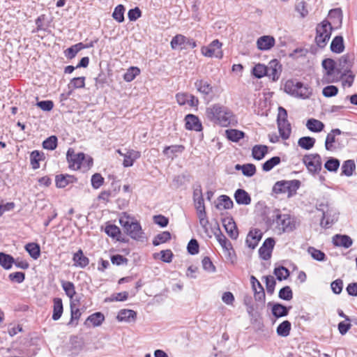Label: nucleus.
<instances>
[{"mask_svg":"<svg viewBox=\"0 0 357 357\" xmlns=\"http://www.w3.org/2000/svg\"><path fill=\"white\" fill-rule=\"evenodd\" d=\"M205 115L208 120L222 127L236 126L238 122L233 112L220 103L206 107Z\"/></svg>","mask_w":357,"mask_h":357,"instance_id":"nucleus-1","label":"nucleus"},{"mask_svg":"<svg viewBox=\"0 0 357 357\" xmlns=\"http://www.w3.org/2000/svg\"><path fill=\"white\" fill-rule=\"evenodd\" d=\"M263 220L268 228L275 225L280 234L289 233L296 229L295 218L290 214H282L279 209H274L268 215H264Z\"/></svg>","mask_w":357,"mask_h":357,"instance_id":"nucleus-2","label":"nucleus"},{"mask_svg":"<svg viewBox=\"0 0 357 357\" xmlns=\"http://www.w3.org/2000/svg\"><path fill=\"white\" fill-rule=\"evenodd\" d=\"M119 224L123 227L125 233L131 238L139 241L142 237L144 233L140 223L135 220L133 218L126 215V213L123 216L119 218Z\"/></svg>","mask_w":357,"mask_h":357,"instance_id":"nucleus-3","label":"nucleus"},{"mask_svg":"<svg viewBox=\"0 0 357 357\" xmlns=\"http://www.w3.org/2000/svg\"><path fill=\"white\" fill-rule=\"evenodd\" d=\"M301 181L297 179L290 181H278L273 185L272 192L277 195L287 192L288 197H291L296 194V192L301 187Z\"/></svg>","mask_w":357,"mask_h":357,"instance_id":"nucleus-4","label":"nucleus"},{"mask_svg":"<svg viewBox=\"0 0 357 357\" xmlns=\"http://www.w3.org/2000/svg\"><path fill=\"white\" fill-rule=\"evenodd\" d=\"M332 30L331 24L327 20H323L317 25L314 40L319 48L323 49L326 46L331 38Z\"/></svg>","mask_w":357,"mask_h":357,"instance_id":"nucleus-5","label":"nucleus"},{"mask_svg":"<svg viewBox=\"0 0 357 357\" xmlns=\"http://www.w3.org/2000/svg\"><path fill=\"white\" fill-rule=\"evenodd\" d=\"M284 90L289 95L303 99L309 98L312 93L310 88L304 86L303 82L292 79L285 82Z\"/></svg>","mask_w":357,"mask_h":357,"instance_id":"nucleus-6","label":"nucleus"},{"mask_svg":"<svg viewBox=\"0 0 357 357\" xmlns=\"http://www.w3.org/2000/svg\"><path fill=\"white\" fill-rule=\"evenodd\" d=\"M303 162L308 172L312 174H319L322 169L321 158L318 153L307 154L303 158Z\"/></svg>","mask_w":357,"mask_h":357,"instance_id":"nucleus-7","label":"nucleus"},{"mask_svg":"<svg viewBox=\"0 0 357 357\" xmlns=\"http://www.w3.org/2000/svg\"><path fill=\"white\" fill-rule=\"evenodd\" d=\"M84 159L85 154L83 152L75 153L73 148H69L67 151L66 160L68 162V167L71 169H79Z\"/></svg>","mask_w":357,"mask_h":357,"instance_id":"nucleus-8","label":"nucleus"},{"mask_svg":"<svg viewBox=\"0 0 357 357\" xmlns=\"http://www.w3.org/2000/svg\"><path fill=\"white\" fill-rule=\"evenodd\" d=\"M222 45V43L216 39L213 40L208 46L202 47L201 51L205 56H215L218 59H222L223 56L222 51L221 50Z\"/></svg>","mask_w":357,"mask_h":357,"instance_id":"nucleus-9","label":"nucleus"},{"mask_svg":"<svg viewBox=\"0 0 357 357\" xmlns=\"http://www.w3.org/2000/svg\"><path fill=\"white\" fill-rule=\"evenodd\" d=\"M342 132L339 128H335L327 135L325 140V149L327 151H333L336 149H342L344 145L339 142V139H335L336 135H340Z\"/></svg>","mask_w":357,"mask_h":357,"instance_id":"nucleus-10","label":"nucleus"},{"mask_svg":"<svg viewBox=\"0 0 357 357\" xmlns=\"http://www.w3.org/2000/svg\"><path fill=\"white\" fill-rule=\"evenodd\" d=\"M170 45L173 50H176L183 45H184L183 48H186L187 46L192 49L197 47L196 41L194 39L187 38L181 34H177L174 36L171 40ZM181 49H183V47H181Z\"/></svg>","mask_w":357,"mask_h":357,"instance_id":"nucleus-11","label":"nucleus"},{"mask_svg":"<svg viewBox=\"0 0 357 357\" xmlns=\"http://www.w3.org/2000/svg\"><path fill=\"white\" fill-rule=\"evenodd\" d=\"M349 54L342 55L339 59V68L336 69L337 74L341 73L340 79L350 72L353 66V59Z\"/></svg>","mask_w":357,"mask_h":357,"instance_id":"nucleus-12","label":"nucleus"},{"mask_svg":"<svg viewBox=\"0 0 357 357\" xmlns=\"http://www.w3.org/2000/svg\"><path fill=\"white\" fill-rule=\"evenodd\" d=\"M223 227L229 235L234 240L238 236V230L232 217H227L222 219Z\"/></svg>","mask_w":357,"mask_h":357,"instance_id":"nucleus-13","label":"nucleus"},{"mask_svg":"<svg viewBox=\"0 0 357 357\" xmlns=\"http://www.w3.org/2000/svg\"><path fill=\"white\" fill-rule=\"evenodd\" d=\"M185 128L188 130H195L197 132H200L203 130V126L202 122L197 116L188 114L185 116Z\"/></svg>","mask_w":357,"mask_h":357,"instance_id":"nucleus-14","label":"nucleus"},{"mask_svg":"<svg viewBox=\"0 0 357 357\" xmlns=\"http://www.w3.org/2000/svg\"><path fill=\"white\" fill-rule=\"evenodd\" d=\"M267 68V77L271 78L273 82L278 80L281 75L282 68L280 61L277 59H273L269 62Z\"/></svg>","mask_w":357,"mask_h":357,"instance_id":"nucleus-15","label":"nucleus"},{"mask_svg":"<svg viewBox=\"0 0 357 357\" xmlns=\"http://www.w3.org/2000/svg\"><path fill=\"white\" fill-rule=\"evenodd\" d=\"M77 182V178L74 175L61 174L55 176V185L58 188H64L69 184Z\"/></svg>","mask_w":357,"mask_h":357,"instance_id":"nucleus-16","label":"nucleus"},{"mask_svg":"<svg viewBox=\"0 0 357 357\" xmlns=\"http://www.w3.org/2000/svg\"><path fill=\"white\" fill-rule=\"evenodd\" d=\"M195 86L197 91L200 93L204 98L211 96L213 93V87L205 79H197L195 82Z\"/></svg>","mask_w":357,"mask_h":357,"instance_id":"nucleus-17","label":"nucleus"},{"mask_svg":"<svg viewBox=\"0 0 357 357\" xmlns=\"http://www.w3.org/2000/svg\"><path fill=\"white\" fill-rule=\"evenodd\" d=\"M332 243L335 247L349 248L353 244L352 238L347 234H335L332 238Z\"/></svg>","mask_w":357,"mask_h":357,"instance_id":"nucleus-18","label":"nucleus"},{"mask_svg":"<svg viewBox=\"0 0 357 357\" xmlns=\"http://www.w3.org/2000/svg\"><path fill=\"white\" fill-rule=\"evenodd\" d=\"M262 236L263 234L259 229L250 231L245 241L248 247L251 249H255L261 239Z\"/></svg>","mask_w":357,"mask_h":357,"instance_id":"nucleus-19","label":"nucleus"},{"mask_svg":"<svg viewBox=\"0 0 357 357\" xmlns=\"http://www.w3.org/2000/svg\"><path fill=\"white\" fill-rule=\"evenodd\" d=\"M275 40L271 36H263L257 40V48L263 51L271 50L275 45Z\"/></svg>","mask_w":357,"mask_h":357,"instance_id":"nucleus-20","label":"nucleus"},{"mask_svg":"<svg viewBox=\"0 0 357 357\" xmlns=\"http://www.w3.org/2000/svg\"><path fill=\"white\" fill-rule=\"evenodd\" d=\"M73 261L75 266L81 268H84L89 264V259L84 256L82 249H79L73 254Z\"/></svg>","mask_w":357,"mask_h":357,"instance_id":"nucleus-21","label":"nucleus"},{"mask_svg":"<svg viewBox=\"0 0 357 357\" xmlns=\"http://www.w3.org/2000/svg\"><path fill=\"white\" fill-rule=\"evenodd\" d=\"M234 199L239 205H249L251 203V197L244 189L238 188L234 192Z\"/></svg>","mask_w":357,"mask_h":357,"instance_id":"nucleus-22","label":"nucleus"},{"mask_svg":"<svg viewBox=\"0 0 357 357\" xmlns=\"http://www.w3.org/2000/svg\"><path fill=\"white\" fill-rule=\"evenodd\" d=\"M141 157V153L138 151H135L133 149H129L127 152L123 155V165L125 167H132L134 164V162L139 159Z\"/></svg>","mask_w":357,"mask_h":357,"instance_id":"nucleus-23","label":"nucleus"},{"mask_svg":"<svg viewBox=\"0 0 357 357\" xmlns=\"http://www.w3.org/2000/svg\"><path fill=\"white\" fill-rule=\"evenodd\" d=\"M291 306L287 307L281 303H276L272 305V314L276 318H280L288 315Z\"/></svg>","mask_w":357,"mask_h":357,"instance_id":"nucleus-24","label":"nucleus"},{"mask_svg":"<svg viewBox=\"0 0 357 357\" xmlns=\"http://www.w3.org/2000/svg\"><path fill=\"white\" fill-rule=\"evenodd\" d=\"M344 48L343 37L340 35L335 36L330 45L331 51L335 54H340L344 52Z\"/></svg>","mask_w":357,"mask_h":357,"instance_id":"nucleus-25","label":"nucleus"},{"mask_svg":"<svg viewBox=\"0 0 357 357\" xmlns=\"http://www.w3.org/2000/svg\"><path fill=\"white\" fill-rule=\"evenodd\" d=\"M105 321V316L100 312H96L87 317L84 321V325L87 327L90 326L91 323L93 326L96 327L100 326Z\"/></svg>","mask_w":357,"mask_h":357,"instance_id":"nucleus-26","label":"nucleus"},{"mask_svg":"<svg viewBox=\"0 0 357 357\" xmlns=\"http://www.w3.org/2000/svg\"><path fill=\"white\" fill-rule=\"evenodd\" d=\"M214 235L215 236L217 241L224 250L227 251L231 250L232 252H234L232 244L222 234L219 226H218L217 232H214Z\"/></svg>","mask_w":357,"mask_h":357,"instance_id":"nucleus-27","label":"nucleus"},{"mask_svg":"<svg viewBox=\"0 0 357 357\" xmlns=\"http://www.w3.org/2000/svg\"><path fill=\"white\" fill-rule=\"evenodd\" d=\"M185 149V146L182 144L167 146L164 148L162 153L167 158L173 159L176 153H182Z\"/></svg>","mask_w":357,"mask_h":357,"instance_id":"nucleus-28","label":"nucleus"},{"mask_svg":"<svg viewBox=\"0 0 357 357\" xmlns=\"http://www.w3.org/2000/svg\"><path fill=\"white\" fill-rule=\"evenodd\" d=\"M277 125L280 137L284 140L288 139L291 132V123L289 121H279Z\"/></svg>","mask_w":357,"mask_h":357,"instance_id":"nucleus-29","label":"nucleus"},{"mask_svg":"<svg viewBox=\"0 0 357 357\" xmlns=\"http://www.w3.org/2000/svg\"><path fill=\"white\" fill-rule=\"evenodd\" d=\"M63 312V305L61 298H54L53 299V312L52 319L54 321L59 320Z\"/></svg>","mask_w":357,"mask_h":357,"instance_id":"nucleus-30","label":"nucleus"},{"mask_svg":"<svg viewBox=\"0 0 357 357\" xmlns=\"http://www.w3.org/2000/svg\"><path fill=\"white\" fill-rule=\"evenodd\" d=\"M259 290H257V288L252 290L254 291L255 300L257 303L256 304V307L259 308L260 307L261 308H262L263 307H264L266 294L263 286L261 284H259Z\"/></svg>","mask_w":357,"mask_h":357,"instance_id":"nucleus-31","label":"nucleus"},{"mask_svg":"<svg viewBox=\"0 0 357 357\" xmlns=\"http://www.w3.org/2000/svg\"><path fill=\"white\" fill-rule=\"evenodd\" d=\"M45 160V154L43 152L34 150L30 153V162L31 167L33 169H37L40 167L39 162Z\"/></svg>","mask_w":357,"mask_h":357,"instance_id":"nucleus-32","label":"nucleus"},{"mask_svg":"<svg viewBox=\"0 0 357 357\" xmlns=\"http://www.w3.org/2000/svg\"><path fill=\"white\" fill-rule=\"evenodd\" d=\"M137 317V312L132 310L123 309L121 310L117 315V319L120 321H135Z\"/></svg>","mask_w":357,"mask_h":357,"instance_id":"nucleus-33","label":"nucleus"},{"mask_svg":"<svg viewBox=\"0 0 357 357\" xmlns=\"http://www.w3.org/2000/svg\"><path fill=\"white\" fill-rule=\"evenodd\" d=\"M328 16L331 20V22H330L331 24H333L336 26L342 24L343 15L341 8H337L330 10Z\"/></svg>","mask_w":357,"mask_h":357,"instance_id":"nucleus-34","label":"nucleus"},{"mask_svg":"<svg viewBox=\"0 0 357 357\" xmlns=\"http://www.w3.org/2000/svg\"><path fill=\"white\" fill-rule=\"evenodd\" d=\"M268 153V146L266 145H255L252 149V155L257 160H262Z\"/></svg>","mask_w":357,"mask_h":357,"instance_id":"nucleus-35","label":"nucleus"},{"mask_svg":"<svg viewBox=\"0 0 357 357\" xmlns=\"http://www.w3.org/2000/svg\"><path fill=\"white\" fill-rule=\"evenodd\" d=\"M324 124L321 121L315 119H310L307 121L306 127L313 132H319L324 128Z\"/></svg>","mask_w":357,"mask_h":357,"instance_id":"nucleus-36","label":"nucleus"},{"mask_svg":"<svg viewBox=\"0 0 357 357\" xmlns=\"http://www.w3.org/2000/svg\"><path fill=\"white\" fill-rule=\"evenodd\" d=\"M24 248L33 259H37L40 256V247L36 243H29L25 245Z\"/></svg>","mask_w":357,"mask_h":357,"instance_id":"nucleus-37","label":"nucleus"},{"mask_svg":"<svg viewBox=\"0 0 357 357\" xmlns=\"http://www.w3.org/2000/svg\"><path fill=\"white\" fill-rule=\"evenodd\" d=\"M225 132L227 139L233 142H239L241 139H243L245 135L243 131L236 129L227 130Z\"/></svg>","mask_w":357,"mask_h":357,"instance_id":"nucleus-38","label":"nucleus"},{"mask_svg":"<svg viewBox=\"0 0 357 357\" xmlns=\"http://www.w3.org/2000/svg\"><path fill=\"white\" fill-rule=\"evenodd\" d=\"M15 259L10 255L0 252V265L6 270H9L12 268Z\"/></svg>","mask_w":357,"mask_h":357,"instance_id":"nucleus-39","label":"nucleus"},{"mask_svg":"<svg viewBox=\"0 0 357 357\" xmlns=\"http://www.w3.org/2000/svg\"><path fill=\"white\" fill-rule=\"evenodd\" d=\"M315 142L314 137L306 136L299 138L298 145L304 150H310L314 147Z\"/></svg>","mask_w":357,"mask_h":357,"instance_id":"nucleus-40","label":"nucleus"},{"mask_svg":"<svg viewBox=\"0 0 357 357\" xmlns=\"http://www.w3.org/2000/svg\"><path fill=\"white\" fill-rule=\"evenodd\" d=\"M85 79L86 77L84 76L71 79L68 84V89L73 92L75 89L84 88Z\"/></svg>","mask_w":357,"mask_h":357,"instance_id":"nucleus-41","label":"nucleus"},{"mask_svg":"<svg viewBox=\"0 0 357 357\" xmlns=\"http://www.w3.org/2000/svg\"><path fill=\"white\" fill-rule=\"evenodd\" d=\"M291 328V322L288 320H285L278 325L276 332L279 336L287 337L290 333Z\"/></svg>","mask_w":357,"mask_h":357,"instance_id":"nucleus-42","label":"nucleus"},{"mask_svg":"<svg viewBox=\"0 0 357 357\" xmlns=\"http://www.w3.org/2000/svg\"><path fill=\"white\" fill-rule=\"evenodd\" d=\"M252 74L257 79H261L264 76H267L268 68L262 63L256 64L252 69Z\"/></svg>","mask_w":357,"mask_h":357,"instance_id":"nucleus-43","label":"nucleus"},{"mask_svg":"<svg viewBox=\"0 0 357 357\" xmlns=\"http://www.w3.org/2000/svg\"><path fill=\"white\" fill-rule=\"evenodd\" d=\"M322 67L326 70V75H332L336 71V62L331 58L324 59L321 63Z\"/></svg>","mask_w":357,"mask_h":357,"instance_id":"nucleus-44","label":"nucleus"},{"mask_svg":"<svg viewBox=\"0 0 357 357\" xmlns=\"http://www.w3.org/2000/svg\"><path fill=\"white\" fill-rule=\"evenodd\" d=\"M355 169L356 165L354 161L352 160H347L344 161L342 165L341 175L351 176L353 174V172L355 170Z\"/></svg>","mask_w":357,"mask_h":357,"instance_id":"nucleus-45","label":"nucleus"},{"mask_svg":"<svg viewBox=\"0 0 357 357\" xmlns=\"http://www.w3.org/2000/svg\"><path fill=\"white\" fill-rule=\"evenodd\" d=\"M61 287L65 291L67 296H68L70 299L73 298V296L76 294L75 287V284L70 281L61 280Z\"/></svg>","mask_w":357,"mask_h":357,"instance_id":"nucleus-46","label":"nucleus"},{"mask_svg":"<svg viewBox=\"0 0 357 357\" xmlns=\"http://www.w3.org/2000/svg\"><path fill=\"white\" fill-rule=\"evenodd\" d=\"M171 239V234L168 231H162L160 234H157L153 240V245L154 246H158L161 243H165L169 241Z\"/></svg>","mask_w":357,"mask_h":357,"instance_id":"nucleus-47","label":"nucleus"},{"mask_svg":"<svg viewBox=\"0 0 357 357\" xmlns=\"http://www.w3.org/2000/svg\"><path fill=\"white\" fill-rule=\"evenodd\" d=\"M340 165V161L337 158L331 157L324 163V168L331 172H336Z\"/></svg>","mask_w":357,"mask_h":357,"instance_id":"nucleus-48","label":"nucleus"},{"mask_svg":"<svg viewBox=\"0 0 357 357\" xmlns=\"http://www.w3.org/2000/svg\"><path fill=\"white\" fill-rule=\"evenodd\" d=\"M308 253L311 255L313 259L318 261H324L327 259L326 254L314 247H309L307 249Z\"/></svg>","mask_w":357,"mask_h":357,"instance_id":"nucleus-49","label":"nucleus"},{"mask_svg":"<svg viewBox=\"0 0 357 357\" xmlns=\"http://www.w3.org/2000/svg\"><path fill=\"white\" fill-rule=\"evenodd\" d=\"M140 69L138 67L131 66L123 75V79L127 82H132L140 74Z\"/></svg>","mask_w":357,"mask_h":357,"instance_id":"nucleus-50","label":"nucleus"},{"mask_svg":"<svg viewBox=\"0 0 357 357\" xmlns=\"http://www.w3.org/2000/svg\"><path fill=\"white\" fill-rule=\"evenodd\" d=\"M218 204L216 205L217 208H220V205H223L224 209H230L234 206V203L231 199L225 195H222L218 198Z\"/></svg>","mask_w":357,"mask_h":357,"instance_id":"nucleus-51","label":"nucleus"},{"mask_svg":"<svg viewBox=\"0 0 357 357\" xmlns=\"http://www.w3.org/2000/svg\"><path fill=\"white\" fill-rule=\"evenodd\" d=\"M281 162V159L279 156H273L266 160L262 165V170L264 172L271 171L275 166L279 165Z\"/></svg>","mask_w":357,"mask_h":357,"instance_id":"nucleus-52","label":"nucleus"},{"mask_svg":"<svg viewBox=\"0 0 357 357\" xmlns=\"http://www.w3.org/2000/svg\"><path fill=\"white\" fill-rule=\"evenodd\" d=\"M58 144V139L55 135H52L45 139L43 142V147L47 150H54Z\"/></svg>","mask_w":357,"mask_h":357,"instance_id":"nucleus-53","label":"nucleus"},{"mask_svg":"<svg viewBox=\"0 0 357 357\" xmlns=\"http://www.w3.org/2000/svg\"><path fill=\"white\" fill-rule=\"evenodd\" d=\"M105 232L107 236L116 238L118 236L121 235V229L119 227L113 224H108L105 228Z\"/></svg>","mask_w":357,"mask_h":357,"instance_id":"nucleus-54","label":"nucleus"},{"mask_svg":"<svg viewBox=\"0 0 357 357\" xmlns=\"http://www.w3.org/2000/svg\"><path fill=\"white\" fill-rule=\"evenodd\" d=\"M125 7L122 4L118 5L115 8L112 13L113 18L116 20L118 22L121 23L124 21V13H125Z\"/></svg>","mask_w":357,"mask_h":357,"instance_id":"nucleus-55","label":"nucleus"},{"mask_svg":"<svg viewBox=\"0 0 357 357\" xmlns=\"http://www.w3.org/2000/svg\"><path fill=\"white\" fill-rule=\"evenodd\" d=\"M265 280L267 293L270 295L273 294L276 285V281L272 275L264 276Z\"/></svg>","mask_w":357,"mask_h":357,"instance_id":"nucleus-56","label":"nucleus"},{"mask_svg":"<svg viewBox=\"0 0 357 357\" xmlns=\"http://www.w3.org/2000/svg\"><path fill=\"white\" fill-rule=\"evenodd\" d=\"M278 297L284 301H290L293 298V291L289 286L281 288L278 293Z\"/></svg>","mask_w":357,"mask_h":357,"instance_id":"nucleus-57","label":"nucleus"},{"mask_svg":"<svg viewBox=\"0 0 357 357\" xmlns=\"http://www.w3.org/2000/svg\"><path fill=\"white\" fill-rule=\"evenodd\" d=\"M307 3L305 1H297L295 5V10L300 14L302 18L305 17L308 15L307 8Z\"/></svg>","mask_w":357,"mask_h":357,"instance_id":"nucleus-58","label":"nucleus"},{"mask_svg":"<svg viewBox=\"0 0 357 357\" xmlns=\"http://www.w3.org/2000/svg\"><path fill=\"white\" fill-rule=\"evenodd\" d=\"M46 20V15L45 14H42L39 15L35 20V23L36 25V31H47L49 24H45V21Z\"/></svg>","mask_w":357,"mask_h":357,"instance_id":"nucleus-59","label":"nucleus"},{"mask_svg":"<svg viewBox=\"0 0 357 357\" xmlns=\"http://www.w3.org/2000/svg\"><path fill=\"white\" fill-rule=\"evenodd\" d=\"M187 251L191 255H197L199 251V245L195 238H192L188 243Z\"/></svg>","mask_w":357,"mask_h":357,"instance_id":"nucleus-60","label":"nucleus"},{"mask_svg":"<svg viewBox=\"0 0 357 357\" xmlns=\"http://www.w3.org/2000/svg\"><path fill=\"white\" fill-rule=\"evenodd\" d=\"M107 84V76L102 70L95 78V86L96 89L104 88L105 84Z\"/></svg>","mask_w":357,"mask_h":357,"instance_id":"nucleus-61","label":"nucleus"},{"mask_svg":"<svg viewBox=\"0 0 357 357\" xmlns=\"http://www.w3.org/2000/svg\"><path fill=\"white\" fill-rule=\"evenodd\" d=\"M339 89L336 86L328 85L323 89L322 93L324 97L331 98L338 93Z\"/></svg>","mask_w":357,"mask_h":357,"instance_id":"nucleus-62","label":"nucleus"},{"mask_svg":"<svg viewBox=\"0 0 357 357\" xmlns=\"http://www.w3.org/2000/svg\"><path fill=\"white\" fill-rule=\"evenodd\" d=\"M104 178L100 173H96L91 176V185L94 189H98L104 183Z\"/></svg>","mask_w":357,"mask_h":357,"instance_id":"nucleus-63","label":"nucleus"},{"mask_svg":"<svg viewBox=\"0 0 357 357\" xmlns=\"http://www.w3.org/2000/svg\"><path fill=\"white\" fill-rule=\"evenodd\" d=\"M202 264L204 271L210 273L215 272L216 268L209 257H204L202 261Z\"/></svg>","mask_w":357,"mask_h":357,"instance_id":"nucleus-64","label":"nucleus"}]
</instances>
